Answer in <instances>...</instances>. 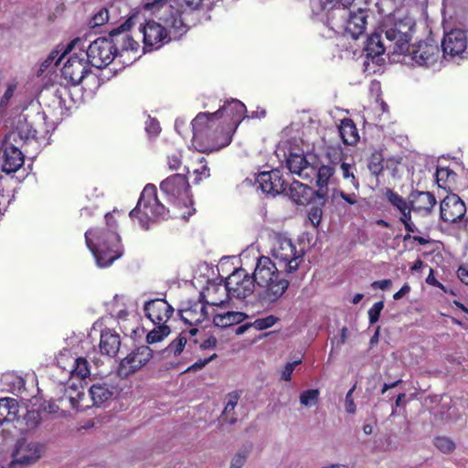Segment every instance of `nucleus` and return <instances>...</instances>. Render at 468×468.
I'll return each instance as SVG.
<instances>
[{
	"instance_id": "58836bf2",
	"label": "nucleus",
	"mask_w": 468,
	"mask_h": 468,
	"mask_svg": "<svg viewBox=\"0 0 468 468\" xmlns=\"http://www.w3.org/2000/svg\"><path fill=\"white\" fill-rule=\"evenodd\" d=\"M157 326L151 330L146 335V342L149 345L163 341L171 333L166 324H156Z\"/></svg>"
},
{
	"instance_id": "4468645a",
	"label": "nucleus",
	"mask_w": 468,
	"mask_h": 468,
	"mask_svg": "<svg viewBox=\"0 0 468 468\" xmlns=\"http://www.w3.org/2000/svg\"><path fill=\"white\" fill-rule=\"evenodd\" d=\"M466 213L464 202L455 194L447 196L440 205L441 219L447 223L461 220Z\"/></svg>"
},
{
	"instance_id": "a18cd8bd",
	"label": "nucleus",
	"mask_w": 468,
	"mask_h": 468,
	"mask_svg": "<svg viewBox=\"0 0 468 468\" xmlns=\"http://www.w3.org/2000/svg\"><path fill=\"white\" fill-rule=\"evenodd\" d=\"M319 399L318 389H307L301 393L300 402L305 407H311L315 405Z\"/></svg>"
},
{
	"instance_id": "864d4df0",
	"label": "nucleus",
	"mask_w": 468,
	"mask_h": 468,
	"mask_svg": "<svg viewBox=\"0 0 468 468\" xmlns=\"http://www.w3.org/2000/svg\"><path fill=\"white\" fill-rule=\"evenodd\" d=\"M160 131L161 127L159 122L156 119L148 116V119L145 122V132L149 135L155 136L160 133Z\"/></svg>"
},
{
	"instance_id": "13d9d810",
	"label": "nucleus",
	"mask_w": 468,
	"mask_h": 468,
	"mask_svg": "<svg viewBox=\"0 0 468 468\" xmlns=\"http://www.w3.org/2000/svg\"><path fill=\"white\" fill-rule=\"evenodd\" d=\"M16 88V85L14 84V83H10V84L7 85V88H6L4 95L2 96V98L0 100V107L1 108H4V107L7 106L10 99L14 95Z\"/></svg>"
},
{
	"instance_id": "f3484780",
	"label": "nucleus",
	"mask_w": 468,
	"mask_h": 468,
	"mask_svg": "<svg viewBox=\"0 0 468 468\" xmlns=\"http://www.w3.org/2000/svg\"><path fill=\"white\" fill-rule=\"evenodd\" d=\"M160 189L176 202L188 197L189 184L186 176L175 174L161 182Z\"/></svg>"
},
{
	"instance_id": "6e6552de",
	"label": "nucleus",
	"mask_w": 468,
	"mask_h": 468,
	"mask_svg": "<svg viewBox=\"0 0 468 468\" xmlns=\"http://www.w3.org/2000/svg\"><path fill=\"white\" fill-rule=\"evenodd\" d=\"M255 282L244 269L235 270L225 281L222 288L229 296L237 299H245L254 292Z\"/></svg>"
},
{
	"instance_id": "09e8293b",
	"label": "nucleus",
	"mask_w": 468,
	"mask_h": 468,
	"mask_svg": "<svg viewBox=\"0 0 468 468\" xmlns=\"http://www.w3.org/2000/svg\"><path fill=\"white\" fill-rule=\"evenodd\" d=\"M434 445L441 452L449 453L455 448L454 442L447 437H438L434 440Z\"/></svg>"
},
{
	"instance_id": "39448f33",
	"label": "nucleus",
	"mask_w": 468,
	"mask_h": 468,
	"mask_svg": "<svg viewBox=\"0 0 468 468\" xmlns=\"http://www.w3.org/2000/svg\"><path fill=\"white\" fill-rule=\"evenodd\" d=\"M192 144L200 153H211L228 146L232 140L229 131L217 127L212 131L214 118L208 112H200L192 121Z\"/></svg>"
},
{
	"instance_id": "9b49d317",
	"label": "nucleus",
	"mask_w": 468,
	"mask_h": 468,
	"mask_svg": "<svg viewBox=\"0 0 468 468\" xmlns=\"http://www.w3.org/2000/svg\"><path fill=\"white\" fill-rule=\"evenodd\" d=\"M153 356L154 352L148 346H141L135 348L121 360L118 367V375L122 378L129 377L145 366Z\"/></svg>"
},
{
	"instance_id": "f03ea898",
	"label": "nucleus",
	"mask_w": 468,
	"mask_h": 468,
	"mask_svg": "<svg viewBox=\"0 0 468 468\" xmlns=\"http://www.w3.org/2000/svg\"><path fill=\"white\" fill-rule=\"evenodd\" d=\"M106 226L90 229L85 232L87 247L100 268L111 266L122 255L121 238L117 233V221L112 213L105 215Z\"/></svg>"
},
{
	"instance_id": "393cba45",
	"label": "nucleus",
	"mask_w": 468,
	"mask_h": 468,
	"mask_svg": "<svg viewBox=\"0 0 468 468\" xmlns=\"http://www.w3.org/2000/svg\"><path fill=\"white\" fill-rule=\"evenodd\" d=\"M133 22V18L130 17L121 26L113 28L109 33V42L112 45V51L117 56L121 51H123L124 46L126 45L128 31L132 27Z\"/></svg>"
},
{
	"instance_id": "7c9ffc66",
	"label": "nucleus",
	"mask_w": 468,
	"mask_h": 468,
	"mask_svg": "<svg viewBox=\"0 0 468 468\" xmlns=\"http://www.w3.org/2000/svg\"><path fill=\"white\" fill-rule=\"evenodd\" d=\"M335 174V168L332 165H322L318 168L316 175V185L318 189L314 192L317 197H327L328 195V181Z\"/></svg>"
},
{
	"instance_id": "aec40b11",
	"label": "nucleus",
	"mask_w": 468,
	"mask_h": 468,
	"mask_svg": "<svg viewBox=\"0 0 468 468\" xmlns=\"http://www.w3.org/2000/svg\"><path fill=\"white\" fill-rule=\"evenodd\" d=\"M408 51L412 60L418 65L425 67L433 65L438 60L440 54L438 46L428 42H420Z\"/></svg>"
},
{
	"instance_id": "1a4fd4ad",
	"label": "nucleus",
	"mask_w": 468,
	"mask_h": 468,
	"mask_svg": "<svg viewBox=\"0 0 468 468\" xmlns=\"http://www.w3.org/2000/svg\"><path fill=\"white\" fill-rule=\"evenodd\" d=\"M46 452V446L37 441L20 439L16 441L13 452L12 464L23 466L37 463Z\"/></svg>"
},
{
	"instance_id": "680f3d73",
	"label": "nucleus",
	"mask_w": 468,
	"mask_h": 468,
	"mask_svg": "<svg viewBox=\"0 0 468 468\" xmlns=\"http://www.w3.org/2000/svg\"><path fill=\"white\" fill-rule=\"evenodd\" d=\"M26 420L27 427L33 429L37 427L40 421L39 414L36 411L28 412L26 417Z\"/></svg>"
},
{
	"instance_id": "412c9836",
	"label": "nucleus",
	"mask_w": 468,
	"mask_h": 468,
	"mask_svg": "<svg viewBox=\"0 0 468 468\" xmlns=\"http://www.w3.org/2000/svg\"><path fill=\"white\" fill-rule=\"evenodd\" d=\"M21 146L7 143L4 139L2 144L3 165L2 170L6 174H11L18 170L24 164V154L21 151Z\"/></svg>"
},
{
	"instance_id": "4be33fe9",
	"label": "nucleus",
	"mask_w": 468,
	"mask_h": 468,
	"mask_svg": "<svg viewBox=\"0 0 468 468\" xmlns=\"http://www.w3.org/2000/svg\"><path fill=\"white\" fill-rule=\"evenodd\" d=\"M411 209L423 216L431 214L437 201L434 195L428 191L413 190L409 196Z\"/></svg>"
},
{
	"instance_id": "7ed1b4c3",
	"label": "nucleus",
	"mask_w": 468,
	"mask_h": 468,
	"mask_svg": "<svg viewBox=\"0 0 468 468\" xmlns=\"http://www.w3.org/2000/svg\"><path fill=\"white\" fill-rule=\"evenodd\" d=\"M177 16L178 11L175 10L173 5H168L158 16L161 23L148 20L140 27L144 52L158 49L187 32L188 27Z\"/></svg>"
},
{
	"instance_id": "37998d69",
	"label": "nucleus",
	"mask_w": 468,
	"mask_h": 468,
	"mask_svg": "<svg viewBox=\"0 0 468 468\" xmlns=\"http://www.w3.org/2000/svg\"><path fill=\"white\" fill-rule=\"evenodd\" d=\"M250 449L251 446H243L239 449L233 456L229 468H241L249 456Z\"/></svg>"
},
{
	"instance_id": "052dcab7",
	"label": "nucleus",
	"mask_w": 468,
	"mask_h": 468,
	"mask_svg": "<svg viewBox=\"0 0 468 468\" xmlns=\"http://www.w3.org/2000/svg\"><path fill=\"white\" fill-rule=\"evenodd\" d=\"M217 357V355L216 354H213L211 356H209L208 358H205V359H198L197 361H196L193 365H191L186 370V372H190V371H197V370H199L201 368H203L205 366H207L209 362H211L214 358Z\"/></svg>"
},
{
	"instance_id": "a878e982",
	"label": "nucleus",
	"mask_w": 468,
	"mask_h": 468,
	"mask_svg": "<svg viewBox=\"0 0 468 468\" xmlns=\"http://www.w3.org/2000/svg\"><path fill=\"white\" fill-rule=\"evenodd\" d=\"M167 0H154L152 2H148L145 5V9L156 12L161 8H165ZM178 5V8L174 7L175 10L178 11V18H182V14L186 11H194L199 8L202 4V0H176Z\"/></svg>"
},
{
	"instance_id": "3c124183",
	"label": "nucleus",
	"mask_w": 468,
	"mask_h": 468,
	"mask_svg": "<svg viewBox=\"0 0 468 468\" xmlns=\"http://www.w3.org/2000/svg\"><path fill=\"white\" fill-rule=\"evenodd\" d=\"M340 167H341L344 178L346 179V178L350 177L352 185L355 186L356 189H358L359 183H358L357 179L356 178V176H355V175H354V173L352 171L351 165H349L347 163H345V162H342Z\"/></svg>"
},
{
	"instance_id": "0eeeda50",
	"label": "nucleus",
	"mask_w": 468,
	"mask_h": 468,
	"mask_svg": "<svg viewBox=\"0 0 468 468\" xmlns=\"http://www.w3.org/2000/svg\"><path fill=\"white\" fill-rule=\"evenodd\" d=\"M304 252L298 250L292 239L285 237H278L271 248V256L286 275H290L299 269Z\"/></svg>"
},
{
	"instance_id": "ddd939ff",
	"label": "nucleus",
	"mask_w": 468,
	"mask_h": 468,
	"mask_svg": "<svg viewBox=\"0 0 468 468\" xmlns=\"http://www.w3.org/2000/svg\"><path fill=\"white\" fill-rule=\"evenodd\" d=\"M467 48V38L464 31L454 29L445 34L441 41V49L445 58H463Z\"/></svg>"
},
{
	"instance_id": "473e14b6",
	"label": "nucleus",
	"mask_w": 468,
	"mask_h": 468,
	"mask_svg": "<svg viewBox=\"0 0 468 468\" xmlns=\"http://www.w3.org/2000/svg\"><path fill=\"white\" fill-rule=\"evenodd\" d=\"M248 315L241 312H226L223 314H215L213 324L215 326L226 328L233 324L243 322Z\"/></svg>"
},
{
	"instance_id": "9d476101",
	"label": "nucleus",
	"mask_w": 468,
	"mask_h": 468,
	"mask_svg": "<svg viewBox=\"0 0 468 468\" xmlns=\"http://www.w3.org/2000/svg\"><path fill=\"white\" fill-rule=\"evenodd\" d=\"M85 56L90 65L98 69L108 66L116 57L112 51V45L105 37H98L90 42Z\"/></svg>"
},
{
	"instance_id": "423d86ee",
	"label": "nucleus",
	"mask_w": 468,
	"mask_h": 468,
	"mask_svg": "<svg viewBox=\"0 0 468 468\" xmlns=\"http://www.w3.org/2000/svg\"><path fill=\"white\" fill-rule=\"evenodd\" d=\"M129 216L131 218H137L140 226L144 229H149L150 221L178 217L176 214L170 215L169 210L158 200L156 187L153 184L144 186L136 207L130 212Z\"/></svg>"
},
{
	"instance_id": "c9c22d12",
	"label": "nucleus",
	"mask_w": 468,
	"mask_h": 468,
	"mask_svg": "<svg viewBox=\"0 0 468 468\" xmlns=\"http://www.w3.org/2000/svg\"><path fill=\"white\" fill-rule=\"evenodd\" d=\"M355 0H320V4L322 9L331 11L333 16H335L337 12L341 17H344L347 14L348 7Z\"/></svg>"
},
{
	"instance_id": "0e129e2a",
	"label": "nucleus",
	"mask_w": 468,
	"mask_h": 468,
	"mask_svg": "<svg viewBox=\"0 0 468 468\" xmlns=\"http://www.w3.org/2000/svg\"><path fill=\"white\" fill-rule=\"evenodd\" d=\"M195 173L197 175L194 180L195 184L199 183V181L201 180V176H203L205 178H207L210 176L209 168L206 165H202V167L200 169H197L195 171Z\"/></svg>"
},
{
	"instance_id": "6ab92c4d",
	"label": "nucleus",
	"mask_w": 468,
	"mask_h": 468,
	"mask_svg": "<svg viewBox=\"0 0 468 468\" xmlns=\"http://www.w3.org/2000/svg\"><path fill=\"white\" fill-rule=\"evenodd\" d=\"M144 310L147 318L154 324H165L174 314V308L163 299L146 302Z\"/></svg>"
},
{
	"instance_id": "5fc2aeb1",
	"label": "nucleus",
	"mask_w": 468,
	"mask_h": 468,
	"mask_svg": "<svg viewBox=\"0 0 468 468\" xmlns=\"http://www.w3.org/2000/svg\"><path fill=\"white\" fill-rule=\"evenodd\" d=\"M356 389V385H354L346 393V399H345V409L346 411L349 414H355L356 410V406L353 399V392Z\"/></svg>"
},
{
	"instance_id": "603ef678",
	"label": "nucleus",
	"mask_w": 468,
	"mask_h": 468,
	"mask_svg": "<svg viewBox=\"0 0 468 468\" xmlns=\"http://www.w3.org/2000/svg\"><path fill=\"white\" fill-rule=\"evenodd\" d=\"M108 20H109L108 10L105 8H102L93 16L90 24H91L92 27H100V26L105 24Z\"/></svg>"
},
{
	"instance_id": "c756f323",
	"label": "nucleus",
	"mask_w": 468,
	"mask_h": 468,
	"mask_svg": "<svg viewBox=\"0 0 468 468\" xmlns=\"http://www.w3.org/2000/svg\"><path fill=\"white\" fill-rule=\"evenodd\" d=\"M85 398L84 391L72 386L64 388V395L59 398L58 401L63 405L69 403L72 409L82 410L88 408V405L81 404V400Z\"/></svg>"
},
{
	"instance_id": "2f4dec72",
	"label": "nucleus",
	"mask_w": 468,
	"mask_h": 468,
	"mask_svg": "<svg viewBox=\"0 0 468 468\" xmlns=\"http://www.w3.org/2000/svg\"><path fill=\"white\" fill-rule=\"evenodd\" d=\"M17 413L18 403L16 399L11 398L0 399V425L16 420Z\"/></svg>"
},
{
	"instance_id": "f257e3e1",
	"label": "nucleus",
	"mask_w": 468,
	"mask_h": 468,
	"mask_svg": "<svg viewBox=\"0 0 468 468\" xmlns=\"http://www.w3.org/2000/svg\"><path fill=\"white\" fill-rule=\"evenodd\" d=\"M414 27L415 22L410 17H404L392 24L385 25L382 31L385 33L386 40L389 42L388 47L385 46L379 34L371 35L363 48L364 71L367 74L376 73L384 60L382 55L387 48L391 49L392 53L407 52Z\"/></svg>"
},
{
	"instance_id": "a19ab883",
	"label": "nucleus",
	"mask_w": 468,
	"mask_h": 468,
	"mask_svg": "<svg viewBox=\"0 0 468 468\" xmlns=\"http://www.w3.org/2000/svg\"><path fill=\"white\" fill-rule=\"evenodd\" d=\"M308 189L309 187H307V186H305L304 184L299 181H293L289 186L288 195L294 202L298 204H303V201L302 200V197L303 196V193Z\"/></svg>"
},
{
	"instance_id": "e2e57ef3",
	"label": "nucleus",
	"mask_w": 468,
	"mask_h": 468,
	"mask_svg": "<svg viewBox=\"0 0 468 468\" xmlns=\"http://www.w3.org/2000/svg\"><path fill=\"white\" fill-rule=\"evenodd\" d=\"M168 166L171 170H177L181 165L180 154H175L168 156Z\"/></svg>"
},
{
	"instance_id": "f704fd0d",
	"label": "nucleus",
	"mask_w": 468,
	"mask_h": 468,
	"mask_svg": "<svg viewBox=\"0 0 468 468\" xmlns=\"http://www.w3.org/2000/svg\"><path fill=\"white\" fill-rule=\"evenodd\" d=\"M182 320L190 324H197L204 321L202 314V302L197 301L193 303L190 306L181 311Z\"/></svg>"
},
{
	"instance_id": "4c0bfd02",
	"label": "nucleus",
	"mask_w": 468,
	"mask_h": 468,
	"mask_svg": "<svg viewBox=\"0 0 468 468\" xmlns=\"http://www.w3.org/2000/svg\"><path fill=\"white\" fill-rule=\"evenodd\" d=\"M186 344V338L183 335H179L176 340L171 342L165 349L158 352V355L164 358H167L172 355L176 356L180 355Z\"/></svg>"
},
{
	"instance_id": "2eb2a0df",
	"label": "nucleus",
	"mask_w": 468,
	"mask_h": 468,
	"mask_svg": "<svg viewBox=\"0 0 468 468\" xmlns=\"http://www.w3.org/2000/svg\"><path fill=\"white\" fill-rule=\"evenodd\" d=\"M256 182L263 193L276 196L286 190L287 183L282 178L279 169L261 172L257 175Z\"/></svg>"
},
{
	"instance_id": "20e7f679",
	"label": "nucleus",
	"mask_w": 468,
	"mask_h": 468,
	"mask_svg": "<svg viewBox=\"0 0 468 468\" xmlns=\"http://www.w3.org/2000/svg\"><path fill=\"white\" fill-rule=\"evenodd\" d=\"M284 273L283 269L269 257L261 256L258 259L251 275L255 283L264 287L258 293L262 304L274 303L284 294L290 284L289 280L283 276Z\"/></svg>"
},
{
	"instance_id": "6e6d98bb",
	"label": "nucleus",
	"mask_w": 468,
	"mask_h": 468,
	"mask_svg": "<svg viewBox=\"0 0 468 468\" xmlns=\"http://www.w3.org/2000/svg\"><path fill=\"white\" fill-rule=\"evenodd\" d=\"M454 172L448 167L437 168L436 181L440 187H442L441 182H446L451 176H454Z\"/></svg>"
},
{
	"instance_id": "cd10ccee",
	"label": "nucleus",
	"mask_w": 468,
	"mask_h": 468,
	"mask_svg": "<svg viewBox=\"0 0 468 468\" xmlns=\"http://www.w3.org/2000/svg\"><path fill=\"white\" fill-rule=\"evenodd\" d=\"M94 406H101L117 394V388L106 383L93 384L89 389Z\"/></svg>"
},
{
	"instance_id": "4d7b16f0",
	"label": "nucleus",
	"mask_w": 468,
	"mask_h": 468,
	"mask_svg": "<svg viewBox=\"0 0 468 468\" xmlns=\"http://www.w3.org/2000/svg\"><path fill=\"white\" fill-rule=\"evenodd\" d=\"M302 363L301 359L295 360L293 362L287 363L282 372V379L285 381H290L292 379V374L296 366Z\"/></svg>"
},
{
	"instance_id": "de8ad7c7",
	"label": "nucleus",
	"mask_w": 468,
	"mask_h": 468,
	"mask_svg": "<svg viewBox=\"0 0 468 468\" xmlns=\"http://www.w3.org/2000/svg\"><path fill=\"white\" fill-rule=\"evenodd\" d=\"M325 154L332 165L341 163L343 158V153L340 146L328 145L326 147Z\"/></svg>"
},
{
	"instance_id": "49530a36",
	"label": "nucleus",
	"mask_w": 468,
	"mask_h": 468,
	"mask_svg": "<svg viewBox=\"0 0 468 468\" xmlns=\"http://www.w3.org/2000/svg\"><path fill=\"white\" fill-rule=\"evenodd\" d=\"M279 321V318L270 314L263 318H258L253 323H251L252 327H254L257 330H265L268 328H271L277 322Z\"/></svg>"
},
{
	"instance_id": "5701e85b",
	"label": "nucleus",
	"mask_w": 468,
	"mask_h": 468,
	"mask_svg": "<svg viewBox=\"0 0 468 468\" xmlns=\"http://www.w3.org/2000/svg\"><path fill=\"white\" fill-rule=\"evenodd\" d=\"M284 155L286 156V166L292 174L307 179L312 173H314L315 169L310 166L303 152L293 153L290 150L288 155L285 153Z\"/></svg>"
},
{
	"instance_id": "ea45409f",
	"label": "nucleus",
	"mask_w": 468,
	"mask_h": 468,
	"mask_svg": "<svg viewBox=\"0 0 468 468\" xmlns=\"http://www.w3.org/2000/svg\"><path fill=\"white\" fill-rule=\"evenodd\" d=\"M72 375L85 378L90 375L88 361L83 357L73 358V364L69 370Z\"/></svg>"
},
{
	"instance_id": "72a5a7b5",
	"label": "nucleus",
	"mask_w": 468,
	"mask_h": 468,
	"mask_svg": "<svg viewBox=\"0 0 468 468\" xmlns=\"http://www.w3.org/2000/svg\"><path fill=\"white\" fill-rule=\"evenodd\" d=\"M339 134L343 143L347 145H354L359 139L357 129L354 122L350 119L342 121L339 126Z\"/></svg>"
},
{
	"instance_id": "dca6fc26",
	"label": "nucleus",
	"mask_w": 468,
	"mask_h": 468,
	"mask_svg": "<svg viewBox=\"0 0 468 468\" xmlns=\"http://www.w3.org/2000/svg\"><path fill=\"white\" fill-rule=\"evenodd\" d=\"M89 61L78 54L71 55L64 64L62 76L73 85L80 84L89 72Z\"/></svg>"
},
{
	"instance_id": "b1692460",
	"label": "nucleus",
	"mask_w": 468,
	"mask_h": 468,
	"mask_svg": "<svg viewBox=\"0 0 468 468\" xmlns=\"http://www.w3.org/2000/svg\"><path fill=\"white\" fill-rule=\"evenodd\" d=\"M121 346L120 335L112 329H104L101 333L100 352L101 355L113 357L117 355Z\"/></svg>"
},
{
	"instance_id": "8fccbe9b",
	"label": "nucleus",
	"mask_w": 468,
	"mask_h": 468,
	"mask_svg": "<svg viewBox=\"0 0 468 468\" xmlns=\"http://www.w3.org/2000/svg\"><path fill=\"white\" fill-rule=\"evenodd\" d=\"M384 308V303L382 301L375 303L373 306L368 310L369 324H374L379 319L380 313Z\"/></svg>"
},
{
	"instance_id": "c03bdc74",
	"label": "nucleus",
	"mask_w": 468,
	"mask_h": 468,
	"mask_svg": "<svg viewBox=\"0 0 468 468\" xmlns=\"http://www.w3.org/2000/svg\"><path fill=\"white\" fill-rule=\"evenodd\" d=\"M383 157L378 152H375L371 154L367 167L372 175L378 176L383 170Z\"/></svg>"
},
{
	"instance_id": "bf43d9fd",
	"label": "nucleus",
	"mask_w": 468,
	"mask_h": 468,
	"mask_svg": "<svg viewBox=\"0 0 468 468\" xmlns=\"http://www.w3.org/2000/svg\"><path fill=\"white\" fill-rule=\"evenodd\" d=\"M239 401V395L238 393H230L228 396V401L226 403V406L223 410V414H229V412L233 411L235 407L237 406Z\"/></svg>"
},
{
	"instance_id": "69168bd1",
	"label": "nucleus",
	"mask_w": 468,
	"mask_h": 468,
	"mask_svg": "<svg viewBox=\"0 0 468 468\" xmlns=\"http://www.w3.org/2000/svg\"><path fill=\"white\" fill-rule=\"evenodd\" d=\"M392 285V282L389 279H385L381 281H376L372 282L371 286L376 289L378 288L380 290H388Z\"/></svg>"
},
{
	"instance_id": "79ce46f5",
	"label": "nucleus",
	"mask_w": 468,
	"mask_h": 468,
	"mask_svg": "<svg viewBox=\"0 0 468 468\" xmlns=\"http://www.w3.org/2000/svg\"><path fill=\"white\" fill-rule=\"evenodd\" d=\"M385 197L388 201L399 211L407 209L409 207L406 200L392 189L387 188Z\"/></svg>"
},
{
	"instance_id": "338daca9",
	"label": "nucleus",
	"mask_w": 468,
	"mask_h": 468,
	"mask_svg": "<svg viewBox=\"0 0 468 468\" xmlns=\"http://www.w3.org/2000/svg\"><path fill=\"white\" fill-rule=\"evenodd\" d=\"M457 277L463 283L468 285V268L460 266L457 270Z\"/></svg>"
},
{
	"instance_id": "774afa93",
	"label": "nucleus",
	"mask_w": 468,
	"mask_h": 468,
	"mask_svg": "<svg viewBox=\"0 0 468 468\" xmlns=\"http://www.w3.org/2000/svg\"><path fill=\"white\" fill-rule=\"evenodd\" d=\"M217 343H218L217 338L215 336L211 335L200 344V348L202 350H205L207 348H213L217 346Z\"/></svg>"
},
{
	"instance_id": "e433bc0d",
	"label": "nucleus",
	"mask_w": 468,
	"mask_h": 468,
	"mask_svg": "<svg viewBox=\"0 0 468 468\" xmlns=\"http://www.w3.org/2000/svg\"><path fill=\"white\" fill-rule=\"evenodd\" d=\"M326 198L327 197H324L322 199L321 197H317L314 195V203L310 207L307 214L308 220L314 227H318L319 224L321 223L323 217V207L325 204Z\"/></svg>"
},
{
	"instance_id": "c85d7f7f",
	"label": "nucleus",
	"mask_w": 468,
	"mask_h": 468,
	"mask_svg": "<svg viewBox=\"0 0 468 468\" xmlns=\"http://www.w3.org/2000/svg\"><path fill=\"white\" fill-rule=\"evenodd\" d=\"M245 105L240 101L232 99L230 101H228L226 104L220 107L217 112L210 113V115L214 119H218L222 117L224 112H226L229 116L231 117L232 121L236 122L237 127L240 122L241 116L245 113Z\"/></svg>"
},
{
	"instance_id": "a211bd4d",
	"label": "nucleus",
	"mask_w": 468,
	"mask_h": 468,
	"mask_svg": "<svg viewBox=\"0 0 468 468\" xmlns=\"http://www.w3.org/2000/svg\"><path fill=\"white\" fill-rule=\"evenodd\" d=\"M37 131L28 122L26 116H19L14 124V128L5 134V142L22 146L30 139H34Z\"/></svg>"
},
{
	"instance_id": "f8f14e48",
	"label": "nucleus",
	"mask_w": 468,
	"mask_h": 468,
	"mask_svg": "<svg viewBox=\"0 0 468 468\" xmlns=\"http://www.w3.org/2000/svg\"><path fill=\"white\" fill-rule=\"evenodd\" d=\"M343 18L346 19L343 24L333 23L332 28L335 29L336 27L335 30L343 29L344 35L350 36L353 39H357L364 34L367 18L365 11L359 9L356 13H352L347 10V14Z\"/></svg>"
},
{
	"instance_id": "bb28decb",
	"label": "nucleus",
	"mask_w": 468,
	"mask_h": 468,
	"mask_svg": "<svg viewBox=\"0 0 468 468\" xmlns=\"http://www.w3.org/2000/svg\"><path fill=\"white\" fill-rule=\"evenodd\" d=\"M77 48H84V41L79 37L72 40L66 49L61 53L58 49L52 50L48 58L40 64L39 69L37 70V76H40L42 73H44L49 67L52 65L57 66L60 62L61 58L69 51L72 49H75Z\"/></svg>"
}]
</instances>
